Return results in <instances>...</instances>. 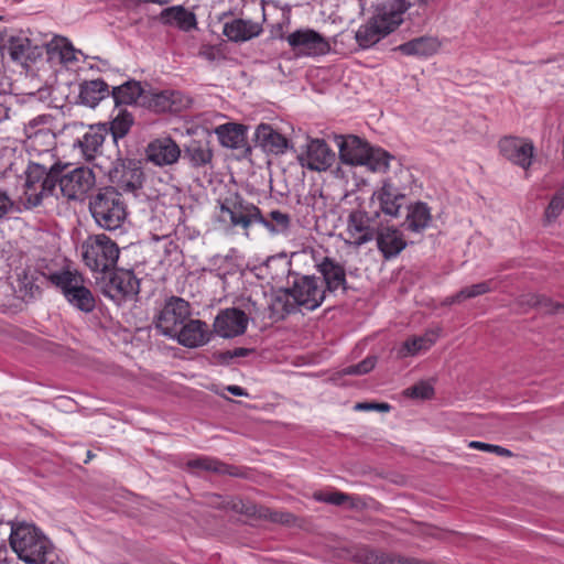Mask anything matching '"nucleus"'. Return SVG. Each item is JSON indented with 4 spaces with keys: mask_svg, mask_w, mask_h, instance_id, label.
Here are the masks:
<instances>
[{
    "mask_svg": "<svg viewBox=\"0 0 564 564\" xmlns=\"http://www.w3.org/2000/svg\"><path fill=\"white\" fill-rule=\"evenodd\" d=\"M65 167L54 164L46 167L33 163L26 170L24 191L20 203L25 209H33L53 196L58 184L62 195L69 200H82L95 186L96 176L88 167H75L63 173Z\"/></svg>",
    "mask_w": 564,
    "mask_h": 564,
    "instance_id": "1",
    "label": "nucleus"
},
{
    "mask_svg": "<svg viewBox=\"0 0 564 564\" xmlns=\"http://www.w3.org/2000/svg\"><path fill=\"white\" fill-rule=\"evenodd\" d=\"M9 542L18 557L26 564H52L59 561L52 542L34 524L12 523Z\"/></svg>",
    "mask_w": 564,
    "mask_h": 564,
    "instance_id": "2",
    "label": "nucleus"
},
{
    "mask_svg": "<svg viewBox=\"0 0 564 564\" xmlns=\"http://www.w3.org/2000/svg\"><path fill=\"white\" fill-rule=\"evenodd\" d=\"M89 212L96 224L105 230L120 228L127 219V204L113 186L100 188L89 200Z\"/></svg>",
    "mask_w": 564,
    "mask_h": 564,
    "instance_id": "3",
    "label": "nucleus"
},
{
    "mask_svg": "<svg viewBox=\"0 0 564 564\" xmlns=\"http://www.w3.org/2000/svg\"><path fill=\"white\" fill-rule=\"evenodd\" d=\"M84 263L97 273L112 270L119 259L118 245L105 234L91 235L80 246Z\"/></svg>",
    "mask_w": 564,
    "mask_h": 564,
    "instance_id": "4",
    "label": "nucleus"
},
{
    "mask_svg": "<svg viewBox=\"0 0 564 564\" xmlns=\"http://www.w3.org/2000/svg\"><path fill=\"white\" fill-rule=\"evenodd\" d=\"M48 280L58 288L67 302L84 313H90L96 307L91 291L85 286L84 278L77 271L62 270L51 273Z\"/></svg>",
    "mask_w": 564,
    "mask_h": 564,
    "instance_id": "5",
    "label": "nucleus"
},
{
    "mask_svg": "<svg viewBox=\"0 0 564 564\" xmlns=\"http://www.w3.org/2000/svg\"><path fill=\"white\" fill-rule=\"evenodd\" d=\"M218 219L220 223L248 230L256 220L261 219L259 207L239 196L220 202Z\"/></svg>",
    "mask_w": 564,
    "mask_h": 564,
    "instance_id": "6",
    "label": "nucleus"
},
{
    "mask_svg": "<svg viewBox=\"0 0 564 564\" xmlns=\"http://www.w3.org/2000/svg\"><path fill=\"white\" fill-rule=\"evenodd\" d=\"M189 317V303L182 297L171 296L159 311L154 324L162 335L171 337Z\"/></svg>",
    "mask_w": 564,
    "mask_h": 564,
    "instance_id": "7",
    "label": "nucleus"
},
{
    "mask_svg": "<svg viewBox=\"0 0 564 564\" xmlns=\"http://www.w3.org/2000/svg\"><path fill=\"white\" fill-rule=\"evenodd\" d=\"M290 288L297 306L306 311L316 310L326 297L323 281L315 275H297Z\"/></svg>",
    "mask_w": 564,
    "mask_h": 564,
    "instance_id": "8",
    "label": "nucleus"
},
{
    "mask_svg": "<svg viewBox=\"0 0 564 564\" xmlns=\"http://www.w3.org/2000/svg\"><path fill=\"white\" fill-rule=\"evenodd\" d=\"M110 182L126 192H134L142 186L143 172L138 163L129 159L118 158L105 169Z\"/></svg>",
    "mask_w": 564,
    "mask_h": 564,
    "instance_id": "9",
    "label": "nucleus"
},
{
    "mask_svg": "<svg viewBox=\"0 0 564 564\" xmlns=\"http://www.w3.org/2000/svg\"><path fill=\"white\" fill-rule=\"evenodd\" d=\"M286 41L296 55L321 56L329 52L328 41L312 29H301L288 35Z\"/></svg>",
    "mask_w": 564,
    "mask_h": 564,
    "instance_id": "10",
    "label": "nucleus"
},
{
    "mask_svg": "<svg viewBox=\"0 0 564 564\" xmlns=\"http://www.w3.org/2000/svg\"><path fill=\"white\" fill-rule=\"evenodd\" d=\"M248 322V315L243 311L235 307L225 308L215 317L213 327L218 336L232 338L245 334Z\"/></svg>",
    "mask_w": 564,
    "mask_h": 564,
    "instance_id": "11",
    "label": "nucleus"
},
{
    "mask_svg": "<svg viewBox=\"0 0 564 564\" xmlns=\"http://www.w3.org/2000/svg\"><path fill=\"white\" fill-rule=\"evenodd\" d=\"M302 166L312 171H326L332 166L335 154L322 139H310L306 151L297 156Z\"/></svg>",
    "mask_w": 564,
    "mask_h": 564,
    "instance_id": "12",
    "label": "nucleus"
},
{
    "mask_svg": "<svg viewBox=\"0 0 564 564\" xmlns=\"http://www.w3.org/2000/svg\"><path fill=\"white\" fill-rule=\"evenodd\" d=\"M170 338L176 339L184 347L197 348L210 340L212 332L205 322L189 317Z\"/></svg>",
    "mask_w": 564,
    "mask_h": 564,
    "instance_id": "13",
    "label": "nucleus"
},
{
    "mask_svg": "<svg viewBox=\"0 0 564 564\" xmlns=\"http://www.w3.org/2000/svg\"><path fill=\"white\" fill-rule=\"evenodd\" d=\"M499 148L501 154L512 162L527 170L531 165L534 147L532 142L513 137H507L500 140Z\"/></svg>",
    "mask_w": 564,
    "mask_h": 564,
    "instance_id": "14",
    "label": "nucleus"
},
{
    "mask_svg": "<svg viewBox=\"0 0 564 564\" xmlns=\"http://www.w3.org/2000/svg\"><path fill=\"white\" fill-rule=\"evenodd\" d=\"M377 229L371 225L370 217L362 210H354L349 214L347 220L348 242L357 247L371 241L376 236Z\"/></svg>",
    "mask_w": 564,
    "mask_h": 564,
    "instance_id": "15",
    "label": "nucleus"
},
{
    "mask_svg": "<svg viewBox=\"0 0 564 564\" xmlns=\"http://www.w3.org/2000/svg\"><path fill=\"white\" fill-rule=\"evenodd\" d=\"M209 503L217 508L231 509L247 517L269 522H271L273 516V509L262 505H254L250 501H243L240 498L223 499L219 496H213Z\"/></svg>",
    "mask_w": 564,
    "mask_h": 564,
    "instance_id": "16",
    "label": "nucleus"
},
{
    "mask_svg": "<svg viewBox=\"0 0 564 564\" xmlns=\"http://www.w3.org/2000/svg\"><path fill=\"white\" fill-rule=\"evenodd\" d=\"M148 159L158 166L172 165L181 156V149L170 137L153 140L147 148Z\"/></svg>",
    "mask_w": 564,
    "mask_h": 564,
    "instance_id": "17",
    "label": "nucleus"
},
{
    "mask_svg": "<svg viewBox=\"0 0 564 564\" xmlns=\"http://www.w3.org/2000/svg\"><path fill=\"white\" fill-rule=\"evenodd\" d=\"M317 271L321 273L323 284L326 289V292H337L341 291L343 293L347 290V280H346V270L344 265H341L336 260L325 257L318 264Z\"/></svg>",
    "mask_w": 564,
    "mask_h": 564,
    "instance_id": "18",
    "label": "nucleus"
},
{
    "mask_svg": "<svg viewBox=\"0 0 564 564\" xmlns=\"http://www.w3.org/2000/svg\"><path fill=\"white\" fill-rule=\"evenodd\" d=\"M339 159L344 164L362 165L370 149L368 143L356 135L337 137Z\"/></svg>",
    "mask_w": 564,
    "mask_h": 564,
    "instance_id": "19",
    "label": "nucleus"
},
{
    "mask_svg": "<svg viewBox=\"0 0 564 564\" xmlns=\"http://www.w3.org/2000/svg\"><path fill=\"white\" fill-rule=\"evenodd\" d=\"M254 140L264 152L275 155L285 153L290 147L289 140L267 123L257 127Z\"/></svg>",
    "mask_w": 564,
    "mask_h": 564,
    "instance_id": "20",
    "label": "nucleus"
},
{
    "mask_svg": "<svg viewBox=\"0 0 564 564\" xmlns=\"http://www.w3.org/2000/svg\"><path fill=\"white\" fill-rule=\"evenodd\" d=\"M375 238L378 249L387 260L397 257L406 247L402 232L393 227L377 229Z\"/></svg>",
    "mask_w": 564,
    "mask_h": 564,
    "instance_id": "21",
    "label": "nucleus"
},
{
    "mask_svg": "<svg viewBox=\"0 0 564 564\" xmlns=\"http://www.w3.org/2000/svg\"><path fill=\"white\" fill-rule=\"evenodd\" d=\"M410 7L409 0H382L377 7L375 17L393 31L402 23L403 14Z\"/></svg>",
    "mask_w": 564,
    "mask_h": 564,
    "instance_id": "22",
    "label": "nucleus"
},
{
    "mask_svg": "<svg viewBox=\"0 0 564 564\" xmlns=\"http://www.w3.org/2000/svg\"><path fill=\"white\" fill-rule=\"evenodd\" d=\"M441 42L435 36L424 35L399 45L395 50L406 56L429 57L438 52Z\"/></svg>",
    "mask_w": 564,
    "mask_h": 564,
    "instance_id": "23",
    "label": "nucleus"
},
{
    "mask_svg": "<svg viewBox=\"0 0 564 564\" xmlns=\"http://www.w3.org/2000/svg\"><path fill=\"white\" fill-rule=\"evenodd\" d=\"M297 308L291 288L280 289L271 295L269 310L270 317L274 321L283 319L285 316L295 313Z\"/></svg>",
    "mask_w": 564,
    "mask_h": 564,
    "instance_id": "24",
    "label": "nucleus"
},
{
    "mask_svg": "<svg viewBox=\"0 0 564 564\" xmlns=\"http://www.w3.org/2000/svg\"><path fill=\"white\" fill-rule=\"evenodd\" d=\"M107 134L105 127H90L89 130L78 140V147L86 161L97 158Z\"/></svg>",
    "mask_w": 564,
    "mask_h": 564,
    "instance_id": "25",
    "label": "nucleus"
},
{
    "mask_svg": "<svg viewBox=\"0 0 564 564\" xmlns=\"http://www.w3.org/2000/svg\"><path fill=\"white\" fill-rule=\"evenodd\" d=\"M392 32L389 26L378 21L373 17L367 24L361 25L356 32V40L358 44L364 47H370L379 42L383 36Z\"/></svg>",
    "mask_w": 564,
    "mask_h": 564,
    "instance_id": "26",
    "label": "nucleus"
},
{
    "mask_svg": "<svg viewBox=\"0 0 564 564\" xmlns=\"http://www.w3.org/2000/svg\"><path fill=\"white\" fill-rule=\"evenodd\" d=\"M381 210L389 216H397L404 199L397 187L391 183L384 182L382 187L376 193Z\"/></svg>",
    "mask_w": 564,
    "mask_h": 564,
    "instance_id": "27",
    "label": "nucleus"
},
{
    "mask_svg": "<svg viewBox=\"0 0 564 564\" xmlns=\"http://www.w3.org/2000/svg\"><path fill=\"white\" fill-rule=\"evenodd\" d=\"M261 29L257 23L236 19L224 25V34L231 41L240 42L250 40L260 33Z\"/></svg>",
    "mask_w": 564,
    "mask_h": 564,
    "instance_id": "28",
    "label": "nucleus"
},
{
    "mask_svg": "<svg viewBox=\"0 0 564 564\" xmlns=\"http://www.w3.org/2000/svg\"><path fill=\"white\" fill-rule=\"evenodd\" d=\"M437 334L433 330L426 332L422 336H414L406 339L398 349L399 358L416 356L429 350L436 341Z\"/></svg>",
    "mask_w": 564,
    "mask_h": 564,
    "instance_id": "29",
    "label": "nucleus"
},
{
    "mask_svg": "<svg viewBox=\"0 0 564 564\" xmlns=\"http://www.w3.org/2000/svg\"><path fill=\"white\" fill-rule=\"evenodd\" d=\"M109 95V86L102 79L86 80L80 84L79 98L89 107H95Z\"/></svg>",
    "mask_w": 564,
    "mask_h": 564,
    "instance_id": "30",
    "label": "nucleus"
},
{
    "mask_svg": "<svg viewBox=\"0 0 564 564\" xmlns=\"http://www.w3.org/2000/svg\"><path fill=\"white\" fill-rule=\"evenodd\" d=\"M161 18L165 23L174 24L183 31H189L197 24L195 14L182 6L164 9Z\"/></svg>",
    "mask_w": 564,
    "mask_h": 564,
    "instance_id": "31",
    "label": "nucleus"
},
{
    "mask_svg": "<svg viewBox=\"0 0 564 564\" xmlns=\"http://www.w3.org/2000/svg\"><path fill=\"white\" fill-rule=\"evenodd\" d=\"M144 93L141 84L135 80H128L111 90L116 105L135 104L139 99L144 98Z\"/></svg>",
    "mask_w": 564,
    "mask_h": 564,
    "instance_id": "32",
    "label": "nucleus"
},
{
    "mask_svg": "<svg viewBox=\"0 0 564 564\" xmlns=\"http://www.w3.org/2000/svg\"><path fill=\"white\" fill-rule=\"evenodd\" d=\"M219 142L227 148L238 149L242 147L246 133L245 127L237 123L221 124L215 130Z\"/></svg>",
    "mask_w": 564,
    "mask_h": 564,
    "instance_id": "33",
    "label": "nucleus"
},
{
    "mask_svg": "<svg viewBox=\"0 0 564 564\" xmlns=\"http://www.w3.org/2000/svg\"><path fill=\"white\" fill-rule=\"evenodd\" d=\"M153 102L159 111L176 112L187 107L191 100L178 91H162L153 96Z\"/></svg>",
    "mask_w": 564,
    "mask_h": 564,
    "instance_id": "34",
    "label": "nucleus"
},
{
    "mask_svg": "<svg viewBox=\"0 0 564 564\" xmlns=\"http://www.w3.org/2000/svg\"><path fill=\"white\" fill-rule=\"evenodd\" d=\"M256 224L262 225L272 235L286 234L291 227V216L288 213L274 209L268 216L261 214V219Z\"/></svg>",
    "mask_w": 564,
    "mask_h": 564,
    "instance_id": "35",
    "label": "nucleus"
},
{
    "mask_svg": "<svg viewBox=\"0 0 564 564\" xmlns=\"http://www.w3.org/2000/svg\"><path fill=\"white\" fill-rule=\"evenodd\" d=\"M431 219V212L427 205L419 202L409 207L405 225L409 230L421 232L429 226Z\"/></svg>",
    "mask_w": 564,
    "mask_h": 564,
    "instance_id": "36",
    "label": "nucleus"
},
{
    "mask_svg": "<svg viewBox=\"0 0 564 564\" xmlns=\"http://www.w3.org/2000/svg\"><path fill=\"white\" fill-rule=\"evenodd\" d=\"M109 288L122 296L133 295L139 292V282L131 271L113 273Z\"/></svg>",
    "mask_w": 564,
    "mask_h": 564,
    "instance_id": "37",
    "label": "nucleus"
},
{
    "mask_svg": "<svg viewBox=\"0 0 564 564\" xmlns=\"http://www.w3.org/2000/svg\"><path fill=\"white\" fill-rule=\"evenodd\" d=\"M495 289L494 281H484L479 282L473 285H468L463 288L459 292L456 294L447 297L444 302L446 305H452L456 303H462L466 300H470L480 295H484L486 293L491 292Z\"/></svg>",
    "mask_w": 564,
    "mask_h": 564,
    "instance_id": "38",
    "label": "nucleus"
},
{
    "mask_svg": "<svg viewBox=\"0 0 564 564\" xmlns=\"http://www.w3.org/2000/svg\"><path fill=\"white\" fill-rule=\"evenodd\" d=\"M184 158L188 159L194 167H200L210 163L213 152L207 143L192 141L185 150Z\"/></svg>",
    "mask_w": 564,
    "mask_h": 564,
    "instance_id": "39",
    "label": "nucleus"
},
{
    "mask_svg": "<svg viewBox=\"0 0 564 564\" xmlns=\"http://www.w3.org/2000/svg\"><path fill=\"white\" fill-rule=\"evenodd\" d=\"M186 467L189 470L203 469L216 474L236 475L230 466L210 457H197L191 459L186 463Z\"/></svg>",
    "mask_w": 564,
    "mask_h": 564,
    "instance_id": "40",
    "label": "nucleus"
},
{
    "mask_svg": "<svg viewBox=\"0 0 564 564\" xmlns=\"http://www.w3.org/2000/svg\"><path fill=\"white\" fill-rule=\"evenodd\" d=\"M391 159L393 158L384 150L370 148L362 165L372 172L383 173L389 169Z\"/></svg>",
    "mask_w": 564,
    "mask_h": 564,
    "instance_id": "41",
    "label": "nucleus"
},
{
    "mask_svg": "<svg viewBox=\"0 0 564 564\" xmlns=\"http://www.w3.org/2000/svg\"><path fill=\"white\" fill-rule=\"evenodd\" d=\"M8 52L13 61H25L31 57V41L25 36H11Z\"/></svg>",
    "mask_w": 564,
    "mask_h": 564,
    "instance_id": "42",
    "label": "nucleus"
},
{
    "mask_svg": "<svg viewBox=\"0 0 564 564\" xmlns=\"http://www.w3.org/2000/svg\"><path fill=\"white\" fill-rule=\"evenodd\" d=\"M14 292L24 302H29L41 294L40 288L26 275L17 280Z\"/></svg>",
    "mask_w": 564,
    "mask_h": 564,
    "instance_id": "43",
    "label": "nucleus"
},
{
    "mask_svg": "<svg viewBox=\"0 0 564 564\" xmlns=\"http://www.w3.org/2000/svg\"><path fill=\"white\" fill-rule=\"evenodd\" d=\"M564 210V186L561 187L551 198L547 207L544 212V220L546 224H551L557 219V217Z\"/></svg>",
    "mask_w": 564,
    "mask_h": 564,
    "instance_id": "44",
    "label": "nucleus"
},
{
    "mask_svg": "<svg viewBox=\"0 0 564 564\" xmlns=\"http://www.w3.org/2000/svg\"><path fill=\"white\" fill-rule=\"evenodd\" d=\"M132 118L129 113L119 115L111 121L110 131L115 141L123 138L130 130Z\"/></svg>",
    "mask_w": 564,
    "mask_h": 564,
    "instance_id": "45",
    "label": "nucleus"
},
{
    "mask_svg": "<svg viewBox=\"0 0 564 564\" xmlns=\"http://www.w3.org/2000/svg\"><path fill=\"white\" fill-rule=\"evenodd\" d=\"M404 394L406 397L414 398V399L427 400L433 397L434 388L430 383H427L425 381H421V382L405 389Z\"/></svg>",
    "mask_w": 564,
    "mask_h": 564,
    "instance_id": "46",
    "label": "nucleus"
},
{
    "mask_svg": "<svg viewBox=\"0 0 564 564\" xmlns=\"http://www.w3.org/2000/svg\"><path fill=\"white\" fill-rule=\"evenodd\" d=\"M313 497L317 501L327 502L334 506H341L352 499L351 496L339 491L330 494L315 492Z\"/></svg>",
    "mask_w": 564,
    "mask_h": 564,
    "instance_id": "47",
    "label": "nucleus"
},
{
    "mask_svg": "<svg viewBox=\"0 0 564 564\" xmlns=\"http://www.w3.org/2000/svg\"><path fill=\"white\" fill-rule=\"evenodd\" d=\"M376 357H367L362 361H360L357 365L346 367L343 370V373L345 375H351V376H359V375H366L370 372L375 366H376Z\"/></svg>",
    "mask_w": 564,
    "mask_h": 564,
    "instance_id": "48",
    "label": "nucleus"
},
{
    "mask_svg": "<svg viewBox=\"0 0 564 564\" xmlns=\"http://www.w3.org/2000/svg\"><path fill=\"white\" fill-rule=\"evenodd\" d=\"M468 447L474 448V449L484 451V452L494 453L496 455L503 456V457H511L513 455L512 452L509 451L508 448H505L499 445L478 442V441L469 442Z\"/></svg>",
    "mask_w": 564,
    "mask_h": 564,
    "instance_id": "49",
    "label": "nucleus"
},
{
    "mask_svg": "<svg viewBox=\"0 0 564 564\" xmlns=\"http://www.w3.org/2000/svg\"><path fill=\"white\" fill-rule=\"evenodd\" d=\"M271 523L282 524L286 527L300 525L299 518L288 511L273 510Z\"/></svg>",
    "mask_w": 564,
    "mask_h": 564,
    "instance_id": "50",
    "label": "nucleus"
},
{
    "mask_svg": "<svg viewBox=\"0 0 564 564\" xmlns=\"http://www.w3.org/2000/svg\"><path fill=\"white\" fill-rule=\"evenodd\" d=\"M541 295L542 294L538 293L522 294L517 299V304L523 310V312L532 307H539Z\"/></svg>",
    "mask_w": 564,
    "mask_h": 564,
    "instance_id": "51",
    "label": "nucleus"
},
{
    "mask_svg": "<svg viewBox=\"0 0 564 564\" xmlns=\"http://www.w3.org/2000/svg\"><path fill=\"white\" fill-rule=\"evenodd\" d=\"M539 307L543 308L545 314L554 315L561 312V303L555 302L545 295H541Z\"/></svg>",
    "mask_w": 564,
    "mask_h": 564,
    "instance_id": "52",
    "label": "nucleus"
},
{
    "mask_svg": "<svg viewBox=\"0 0 564 564\" xmlns=\"http://www.w3.org/2000/svg\"><path fill=\"white\" fill-rule=\"evenodd\" d=\"M13 208V200L9 197L7 192L0 189V218L9 214Z\"/></svg>",
    "mask_w": 564,
    "mask_h": 564,
    "instance_id": "53",
    "label": "nucleus"
},
{
    "mask_svg": "<svg viewBox=\"0 0 564 564\" xmlns=\"http://www.w3.org/2000/svg\"><path fill=\"white\" fill-rule=\"evenodd\" d=\"M357 410H377L380 412H389L391 406L388 403H376V402H365L357 403L355 406Z\"/></svg>",
    "mask_w": 564,
    "mask_h": 564,
    "instance_id": "54",
    "label": "nucleus"
},
{
    "mask_svg": "<svg viewBox=\"0 0 564 564\" xmlns=\"http://www.w3.org/2000/svg\"><path fill=\"white\" fill-rule=\"evenodd\" d=\"M39 122H40V119H33L25 127V133H26L28 138L35 137L39 133L50 134V130L48 129H45V130L40 129L37 131H34V128L37 126Z\"/></svg>",
    "mask_w": 564,
    "mask_h": 564,
    "instance_id": "55",
    "label": "nucleus"
},
{
    "mask_svg": "<svg viewBox=\"0 0 564 564\" xmlns=\"http://www.w3.org/2000/svg\"><path fill=\"white\" fill-rule=\"evenodd\" d=\"M252 352V349L239 347L234 350H228L225 352V356L228 358H235V357H246Z\"/></svg>",
    "mask_w": 564,
    "mask_h": 564,
    "instance_id": "56",
    "label": "nucleus"
},
{
    "mask_svg": "<svg viewBox=\"0 0 564 564\" xmlns=\"http://www.w3.org/2000/svg\"><path fill=\"white\" fill-rule=\"evenodd\" d=\"M227 391H229L231 394L238 395V397H247L248 395L247 391L239 386H228Z\"/></svg>",
    "mask_w": 564,
    "mask_h": 564,
    "instance_id": "57",
    "label": "nucleus"
},
{
    "mask_svg": "<svg viewBox=\"0 0 564 564\" xmlns=\"http://www.w3.org/2000/svg\"><path fill=\"white\" fill-rule=\"evenodd\" d=\"M61 56L64 61H72L74 58L73 48L65 45V48L61 52Z\"/></svg>",
    "mask_w": 564,
    "mask_h": 564,
    "instance_id": "58",
    "label": "nucleus"
},
{
    "mask_svg": "<svg viewBox=\"0 0 564 564\" xmlns=\"http://www.w3.org/2000/svg\"><path fill=\"white\" fill-rule=\"evenodd\" d=\"M9 118V108L0 104V122Z\"/></svg>",
    "mask_w": 564,
    "mask_h": 564,
    "instance_id": "59",
    "label": "nucleus"
},
{
    "mask_svg": "<svg viewBox=\"0 0 564 564\" xmlns=\"http://www.w3.org/2000/svg\"><path fill=\"white\" fill-rule=\"evenodd\" d=\"M87 456H88V458H91V457H93V454H91V452H90V451H88V452H87Z\"/></svg>",
    "mask_w": 564,
    "mask_h": 564,
    "instance_id": "60",
    "label": "nucleus"
},
{
    "mask_svg": "<svg viewBox=\"0 0 564 564\" xmlns=\"http://www.w3.org/2000/svg\"><path fill=\"white\" fill-rule=\"evenodd\" d=\"M561 312H564V303H561Z\"/></svg>",
    "mask_w": 564,
    "mask_h": 564,
    "instance_id": "61",
    "label": "nucleus"
}]
</instances>
